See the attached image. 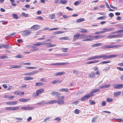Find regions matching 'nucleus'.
I'll list each match as a JSON object with an SVG mask.
<instances>
[{"mask_svg": "<svg viewBox=\"0 0 123 123\" xmlns=\"http://www.w3.org/2000/svg\"><path fill=\"white\" fill-rule=\"evenodd\" d=\"M123 37V34H119L117 35H113L111 33V34H109L106 37L107 38L111 39L118 37Z\"/></svg>", "mask_w": 123, "mask_h": 123, "instance_id": "1", "label": "nucleus"}, {"mask_svg": "<svg viewBox=\"0 0 123 123\" xmlns=\"http://www.w3.org/2000/svg\"><path fill=\"white\" fill-rule=\"evenodd\" d=\"M82 37V39H85L82 40L83 41H91L93 40L92 36L90 35H82L81 36Z\"/></svg>", "mask_w": 123, "mask_h": 123, "instance_id": "2", "label": "nucleus"}, {"mask_svg": "<svg viewBox=\"0 0 123 123\" xmlns=\"http://www.w3.org/2000/svg\"><path fill=\"white\" fill-rule=\"evenodd\" d=\"M31 33V30H26L22 32V36L26 37L30 35Z\"/></svg>", "mask_w": 123, "mask_h": 123, "instance_id": "3", "label": "nucleus"}, {"mask_svg": "<svg viewBox=\"0 0 123 123\" xmlns=\"http://www.w3.org/2000/svg\"><path fill=\"white\" fill-rule=\"evenodd\" d=\"M118 56L119 55H113L109 56L106 55H103V59L105 60L111 58L115 57Z\"/></svg>", "mask_w": 123, "mask_h": 123, "instance_id": "4", "label": "nucleus"}, {"mask_svg": "<svg viewBox=\"0 0 123 123\" xmlns=\"http://www.w3.org/2000/svg\"><path fill=\"white\" fill-rule=\"evenodd\" d=\"M91 95V94L90 93L86 95L81 98V100L82 101H84L86 100L89 98L92 97Z\"/></svg>", "mask_w": 123, "mask_h": 123, "instance_id": "5", "label": "nucleus"}, {"mask_svg": "<svg viewBox=\"0 0 123 123\" xmlns=\"http://www.w3.org/2000/svg\"><path fill=\"white\" fill-rule=\"evenodd\" d=\"M113 86H115L114 88L115 89H119L123 88V85L121 84H118L117 85L115 84Z\"/></svg>", "mask_w": 123, "mask_h": 123, "instance_id": "6", "label": "nucleus"}, {"mask_svg": "<svg viewBox=\"0 0 123 123\" xmlns=\"http://www.w3.org/2000/svg\"><path fill=\"white\" fill-rule=\"evenodd\" d=\"M44 91V90L43 89H39L37 90L36 91V96H38L39 94L42 93Z\"/></svg>", "mask_w": 123, "mask_h": 123, "instance_id": "7", "label": "nucleus"}, {"mask_svg": "<svg viewBox=\"0 0 123 123\" xmlns=\"http://www.w3.org/2000/svg\"><path fill=\"white\" fill-rule=\"evenodd\" d=\"M80 34H76L74 35L73 36V41H75L80 36Z\"/></svg>", "mask_w": 123, "mask_h": 123, "instance_id": "8", "label": "nucleus"}, {"mask_svg": "<svg viewBox=\"0 0 123 123\" xmlns=\"http://www.w3.org/2000/svg\"><path fill=\"white\" fill-rule=\"evenodd\" d=\"M21 108L24 110H31L33 109L34 108L33 107H28L27 106L22 107Z\"/></svg>", "mask_w": 123, "mask_h": 123, "instance_id": "9", "label": "nucleus"}, {"mask_svg": "<svg viewBox=\"0 0 123 123\" xmlns=\"http://www.w3.org/2000/svg\"><path fill=\"white\" fill-rule=\"evenodd\" d=\"M91 57V60H94L98 58H103V55H98V56H92Z\"/></svg>", "mask_w": 123, "mask_h": 123, "instance_id": "10", "label": "nucleus"}, {"mask_svg": "<svg viewBox=\"0 0 123 123\" xmlns=\"http://www.w3.org/2000/svg\"><path fill=\"white\" fill-rule=\"evenodd\" d=\"M40 26L38 25H34L31 28V29L33 31L37 30L39 28Z\"/></svg>", "mask_w": 123, "mask_h": 123, "instance_id": "11", "label": "nucleus"}, {"mask_svg": "<svg viewBox=\"0 0 123 123\" xmlns=\"http://www.w3.org/2000/svg\"><path fill=\"white\" fill-rule=\"evenodd\" d=\"M2 44V48L6 49H9L11 48V47L9 45H8L7 44Z\"/></svg>", "mask_w": 123, "mask_h": 123, "instance_id": "12", "label": "nucleus"}, {"mask_svg": "<svg viewBox=\"0 0 123 123\" xmlns=\"http://www.w3.org/2000/svg\"><path fill=\"white\" fill-rule=\"evenodd\" d=\"M18 103L16 101H11L10 102H7L6 104L7 105H16Z\"/></svg>", "mask_w": 123, "mask_h": 123, "instance_id": "13", "label": "nucleus"}, {"mask_svg": "<svg viewBox=\"0 0 123 123\" xmlns=\"http://www.w3.org/2000/svg\"><path fill=\"white\" fill-rule=\"evenodd\" d=\"M105 37V35H95L92 36L93 38H97L96 39H100L103 38Z\"/></svg>", "mask_w": 123, "mask_h": 123, "instance_id": "14", "label": "nucleus"}, {"mask_svg": "<svg viewBox=\"0 0 123 123\" xmlns=\"http://www.w3.org/2000/svg\"><path fill=\"white\" fill-rule=\"evenodd\" d=\"M67 63H52L50 64L52 65H64L66 64Z\"/></svg>", "mask_w": 123, "mask_h": 123, "instance_id": "15", "label": "nucleus"}, {"mask_svg": "<svg viewBox=\"0 0 123 123\" xmlns=\"http://www.w3.org/2000/svg\"><path fill=\"white\" fill-rule=\"evenodd\" d=\"M36 73V72L33 71L29 73H26L24 74V75L26 76L32 75Z\"/></svg>", "mask_w": 123, "mask_h": 123, "instance_id": "16", "label": "nucleus"}, {"mask_svg": "<svg viewBox=\"0 0 123 123\" xmlns=\"http://www.w3.org/2000/svg\"><path fill=\"white\" fill-rule=\"evenodd\" d=\"M110 84H109L107 85H105L103 86H101L99 87L100 89H104L108 88L109 87L111 86Z\"/></svg>", "mask_w": 123, "mask_h": 123, "instance_id": "17", "label": "nucleus"}, {"mask_svg": "<svg viewBox=\"0 0 123 123\" xmlns=\"http://www.w3.org/2000/svg\"><path fill=\"white\" fill-rule=\"evenodd\" d=\"M114 29L113 28H104L103 29V31L104 33H105V32L111 31L113 30Z\"/></svg>", "mask_w": 123, "mask_h": 123, "instance_id": "18", "label": "nucleus"}, {"mask_svg": "<svg viewBox=\"0 0 123 123\" xmlns=\"http://www.w3.org/2000/svg\"><path fill=\"white\" fill-rule=\"evenodd\" d=\"M57 103V100H53L46 103L47 104Z\"/></svg>", "mask_w": 123, "mask_h": 123, "instance_id": "19", "label": "nucleus"}, {"mask_svg": "<svg viewBox=\"0 0 123 123\" xmlns=\"http://www.w3.org/2000/svg\"><path fill=\"white\" fill-rule=\"evenodd\" d=\"M30 100V98H21L19 99L18 100L19 101L22 102H25L28 101H29Z\"/></svg>", "mask_w": 123, "mask_h": 123, "instance_id": "20", "label": "nucleus"}, {"mask_svg": "<svg viewBox=\"0 0 123 123\" xmlns=\"http://www.w3.org/2000/svg\"><path fill=\"white\" fill-rule=\"evenodd\" d=\"M79 31L82 33H86L89 32L88 31H87L86 29L82 28L79 29Z\"/></svg>", "mask_w": 123, "mask_h": 123, "instance_id": "21", "label": "nucleus"}, {"mask_svg": "<svg viewBox=\"0 0 123 123\" xmlns=\"http://www.w3.org/2000/svg\"><path fill=\"white\" fill-rule=\"evenodd\" d=\"M100 90L99 89H95L93 90V91L89 93L91 94V96H92L94 95L93 93L98 91Z\"/></svg>", "mask_w": 123, "mask_h": 123, "instance_id": "22", "label": "nucleus"}, {"mask_svg": "<svg viewBox=\"0 0 123 123\" xmlns=\"http://www.w3.org/2000/svg\"><path fill=\"white\" fill-rule=\"evenodd\" d=\"M57 103L59 105H62L65 104V102L63 100H57Z\"/></svg>", "mask_w": 123, "mask_h": 123, "instance_id": "23", "label": "nucleus"}, {"mask_svg": "<svg viewBox=\"0 0 123 123\" xmlns=\"http://www.w3.org/2000/svg\"><path fill=\"white\" fill-rule=\"evenodd\" d=\"M88 75L90 78H93L95 76V74L94 72H92L91 73L89 74Z\"/></svg>", "mask_w": 123, "mask_h": 123, "instance_id": "24", "label": "nucleus"}, {"mask_svg": "<svg viewBox=\"0 0 123 123\" xmlns=\"http://www.w3.org/2000/svg\"><path fill=\"white\" fill-rule=\"evenodd\" d=\"M51 94L53 96H55L56 97L59 95H60L61 93L58 92L53 91L51 93Z\"/></svg>", "mask_w": 123, "mask_h": 123, "instance_id": "25", "label": "nucleus"}, {"mask_svg": "<svg viewBox=\"0 0 123 123\" xmlns=\"http://www.w3.org/2000/svg\"><path fill=\"white\" fill-rule=\"evenodd\" d=\"M8 58L6 54H4L0 55V59H6Z\"/></svg>", "mask_w": 123, "mask_h": 123, "instance_id": "26", "label": "nucleus"}, {"mask_svg": "<svg viewBox=\"0 0 123 123\" xmlns=\"http://www.w3.org/2000/svg\"><path fill=\"white\" fill-rule=\"evenodd\" d=\"M62 82V80L60 81L59 80H55L52 82V83L53 84H55L58 83H61Z\"/></svg>", "mask_w": 123, "mask_h": 123, "instance_id": "27", "label": "nucleus"}, {"mask_svg": "<svg viewBox=\"0 0 123 123\" xmlns=\"http://www.w3.org/2000/svg\"><path fill=\"white\" fill-rule=\"evenodd\" d=\"M59 90L61 92H68L69 91V90L67 88H62L59 89Z\"/></svg>", "mask_w": 123, "mask_h": 123, "instance_id": "28", "label": "nucleus"}, {"mask_svg": "<svg viewBox=\"0 0 123 123\" xmlns=\"http://www.w3.org/2000/svg\"><path fill=\"white\" fill-rule=\"evenodd\" d=\"M65 73L63 72H59L56 73L55 75L56 76H61L65 74Z\"/></svg>", "mask_w": 123, "mask_h": 123, "instance_id": "29", "label": "nucleus"}, {"mask_svg": "<svg viewBox=\"0 0 123 123\" xmlns=\"http://www.w3.org/2000/svg\"><path fill=\"white\" fill-rule=\"evenodd\" d=\"M21 66H16V65H11L10 66V68H20Z\"/></svg>", "mask_w": 123, "mask_h": 123, "instance_id": "30", "label": "nucleus"}, {"mask_svg": "<svg viewBox=\"0 0 123 123\" xmlns=\"http://www.w3.org/2000/svg\"><path fill=\"white\" fill-rule=\"evenodd\" d=\"M64 97L63 95L62 96H58L57 97V98L58 100H63L64 99Z\"/></svg>", "mask_w": 123, "mask_h": 123, "instance_id": "31", "label": "nucleus"}, {"mask_svg": "<svg viewBox=\"0 0 123 123\" xmlns=\"http://www.w3.org/2000/svg\"><path fill=\"white\" fill-rule=\"evenodd\" d=\"M121 93V92L120 91H118L116 92H114L113 94L114 95V96L116 97L118 96Z\"/></svg>", "mask_w": 123, "mask_h": 123, "instance_id": "32", "label": "nucleus"}, {"mask_svg": "<svg viewBox=\"0 0 123 123\" xmlns=\"http://www.w3.org/2000/svg\"><path fill=\"white\" fill-rule=\"evenodd\" d=\"M49 17L51 19L55 18V14L54 13L49 15Z\"/></svg>", "mask_w": 123, "mask_h": 123, "instance_id": "33", "label": "nucleus"}, {"mask_svg": "<svg viewBox=\"0 0 123 123\" xmlns=\"http://www.w3.org/2000/svg\"><path fill=\"white\" fill-rule=\"evenodd\" d=\"M102 48L103 49L111 48V45H104L102 47Z\"/></svg>", "mask_w": 123, "mask_h": 123, "instance_id": "34", "label": "nucleus"}, {"mask_svg": "<svg viewBox=\"0 0 123 123\" xmlns=\"http://www.w3.org/2000/svg\"><path fill=\"white\" fill-rule=\"evenodd\" d=\"M33 78L31 77H25L24 78V80H33Z\"/></svg>", "mask_w": 123, "mask_h": 123, "instance_id": "35", "label": "nucleus"}, {"mask_svg": "<svg viewBox=\"0 0 123 123\" xmlns=\"http://www.w3.org/2000/svg\"><path fill=\"white\" fill-rule=\"evenodd\" d=\"M102 44V43H98L96 44H93L92 45V47H97L101 45V44Z\"/></svg>", "mask_w": 123, "mask_h": 123, "instance_id": "36", "label": "nucleus"}, {"mask_svg": "<svg viewBox=\"0 0 123 123\" xmlns=\"http://www.w3.org/2000/svg\"><path fill=\"white\" fill-rule=\"evenodd\" d=\"M85 20L83 18H81L80 19H79L76 20V21L77 23H80L81 22H83Z\"/></svg>", "mask_w": 123, "mask_h": 123, "instance_id": "37", "label": "nucleus"}, {"mask_svg": "<svg viewBox=\"0 0 123 123\" xmlns=\"http://www.w3.org/2000/svg\"><path fill=\"white\" fill-rule=\"evenodd\" d=\"M60 2L62 4L64 5L67 2V0H61L60 1Z\"/></svg>", "mask_w": 123, "mask_h": 123, "instance_id": "38", "label": "nucleus"}, {"mask_svg": "<svg viewBox=\"0 0 123 123\" xmlns=\"http://www.w3.org/2000/svg\"><path fill=\"white\" fill-rule=\"evenodd\" d=\"M60 39L62 40H68L70 39V37H61Z\"/></svg>", "mask_w": 123, "mask_h": 123, "instance_id": "39", "label": "nucleus"}, {"mask_svg": "<svg viewBox=\"0 0 123 123\" xmlns=\"http://www.w3.org/2000/svg\"><path fill=\"white\" fill-rule=\"evenodd\" d=\"M122 45H114L111 46V48H119L122 46Z\"/></svg>", "mask_w": 123, "mask_h": 123, "instance_id": "40", "label": "nucleus"}, {"mask_svg": "<svg viewBox=\"0 0 123 123\" xmlns=\"http://www.w3.org/2000/svg\"><path fill=\"white\" fill-rule=\"evenodd\" d=\"M12 16L15 19H18L19 18V17L18 15L16 14H12Z\"/></svg>", "mask_w": 123, "mask_h": 123, "instance_id": "41", "label": "nucleus"}, {"mask_svg": "<svg viewBox=\"0 0 123 123\" xmlns=\"http://www.w3.org/2000/svg\"><path fill=\"white\" fill-rule=\"evenodd\" d=\"M16 120H17V122H21V121L22 120V119L21 118H17L16 117L15 118Z\"/></svg>", "mask_w": 123, "mask_h": 123, "instance_id": "42", "label": "nucleus"}, {"mask_svg": "<svg viewBox=\"0 0 123 123\" xmlns=\"http://www.w3.org/2000/svg\"><path fill=\"white\" fill-rule=\"evenodd\" d=\"M81 2V1L79 0L75 1L74 3V5L75 6H76L78 5H79Z\"/></svg>", "mask_w": 123, "mask_h": 123, "instance_id": "43", "label": "nucleus"}, {"mask_svg": "<svg viewBox=\"0 0 123 123\" xmlns=\"http://www.w3.org/2000/svg\"><path fill=\"white\" fill-rule=\"evenodd\" d=\"M43 83L41 82L36 83L35 84V86H39L43 85Z\"/></svg>", "mask_w": 123, "mask_h": 123, "instance_id": "44", "label": "nucleus"}, {"mask_svg": "<svg viewBox=\"0 0 123 123\" xmlns=\"http://www.w3.org/2000/svg\"><path fill=\"white\" fill-rule=\"evenodd\" d=\"M89 102L90 104L91 105H94L96 104L95 102L94 101L92 100H90Z\"/></svg>", "mask_w": 123, "mask_h": 123, "instance_id": "45", "label": "nucleus"}, {"mask_svg": "<svg viewBox=\"0 0 123 123\" xmlns=\"http://www.w3.org/2000/svg\"><path fill=\"white\" fill-rule=\"evenodd\" d=\"M6 110H9L10 111H13V107H6L5 108Z\"/></svg>", "mask_w": 123, "mask_h": 123, "instance_id": "46", "label": "nucleus"}, {"mask_svg": "<svg viewBox=\"0 0 123 123\" xmlns=\"http://www.w3.org/2000/svg\"><path fill=\"white\" fill-rule=\"evenodd\" d=\"M73 72L74 74L76 75L78 74L79 73V71L78 70L75 69H74L73 70Z\"/></svg>", "mask_w": 123, "mask_h": 123, "instance_id": "47", "label": "nucleus"}, {"mask_svg": "<svg viewBox=\"0 0 123 123\" xmlns=\"http://www.w3.org/2000/svg\"><path fill=\"white\" fill-rule=\"evenodd\" d=\"M65 32L64 31H57V32H55V33L56 34H62L64 33Z\"/></svg>", "mask_w": 123, "mask_h": 123, "instance_id": "48", "label": "nucleus"}, {"mask_svg": "<svg viewBox=\"0 0 123 123\" xmlns=\"http://www.w3.org/2000/svg\"><path fill=\"white\" fill-rule=\"evenodd\" d=\"M106 101L108 103H111L113 101V100L111 98H107L106 99Z\"/></svg>", "mask_w": 123, "mask_h": 123, "instance_id": "49", "label": "nucleus"}, {"mask_svg": "<svg viewBox=\"0 0 123 123\" xmlns=\"http://www.w3.org/2000/svg\"><path fill=\"white\" fill-rule=\"evenodd\" d=\"M46 103V102H40L37 103V104L38 105H43L47 104Z\"/></svg>", "mask_w": 123, "mask_h": 123, "instance_id": "50", "label": "nucleus"}, {"mask_svg": "<svg viewBox=\"0 0 123 123\" xmlns=\"http://www.w3.org/2000/svg\"><path fill=\"white\" fill-rule=\"evenodd\" d=\"M99 61L98 60L93 61H90V64L97 63L99 62Z\"/></svg>", "mask_w": 123, "mask_h": 123, "instance_id": "51", "label": "nucleus"}, {"mask_svg": "<svg viewBox=\"0 0 123 123\" xmlns=\"http://www.w3.org/2000/svg\"><path fill=\"white\" fill-rule=\"evenodd\" d=\"M62 49L63 52H67V50L68 49V48H62Z\"/></svg>", "mask_w": 123, "mask_h": 123, "instance_id": "52", "label": "nucleus"}, {"mask_svg": "<svg viewBox=\"0 0 123 123\" xmlns=\"http://www.w3.org/2000/svg\"><path fill=\"white\" fill-rule=\"evenodd\" d=\"M15 57L17 58H21L23 57V56L20 55H18L15 56Z\"/></svg>", "mask_w": 123, "mask_h": 123, "instance_id": "53", "label": "nucleus"}, {"mask_svg": "<svg viewBox=\"0 0 123 123\" xmlns=\"http://www.w3.org/2000/svg\"><path fill=\"white\" fill-rule=\"evenodd\" d=\"M106 18L105 16H102L98 18L97 19L98 20L100 19H104Z\"/></svg>", "mask_w": 123, "mask_h": 123, "instance_id": "54", "label": "nucleus"}, {"mask_svg": "<svg viewBox=\"0 0 123 123\" xmlns=\"http://www.w3.org/2000/svg\"><path fill=\"white\" fill-rule=\"evenodd\" d=\"M111 62L110 61H104L102 62H101L99 63L100 64H106L107 63H110Z\"/></svg>", "mask_w": 123, "mask_h": 123, "instance_id": "55", "label": "nucleus"}, {"mask_svg": "<svg viewBox=\"0 0 123 123\" xmlns=\"http://www.w3.org/2000/svg\"><path fill=\"white\" fill-rule=\"evenodd\" d=\"M20 91H16L14 92V93L16 95H20L21 94V93L20 92Z\"/></svg>", "mask_w": 123, "mask_h": 123, "instance_id": "56", "label": "nucleus"}, {"mask_svg": "<svg viewBox=\"0 0 123 123\" xmlns=\"http://www.w3.org/2000/svg\"><path fill=\"white\" fill-rule=\"evenodd\" d=\"M39 50V49L37 47H36V48H32V49H31V50L32 51H37L38 50Z\"/></svg>", "mask_w": 123, "mask_h": 123, "instance_id": "57", "label": "nucleus"}, {"mask_svg": "<svg viewBox=\"0 0 123 123\" xmlns=\"http://www.w3.org/2000/svg\"><path fill=\"white\" fill-rule=\"evenodd\" d=\"M21 14L23 16H24L25 17H28V14H26L25 12H22L21 13Z\"/></svg>", "mask_w": 123, "mask_h": 123, "instance_id": "58", "label": "nucleus"}, {"mask_svg": "<svg viewBox=\"0 0 123 123\" xmlns=\"http://www.w3.org/2000/svg\"><path fill=\"white\" fill-rule=\"evenodd\" d=\"M26 68L28 69H33L36 68L33 67H26Z\"/></svg>", "mask_w": 123, "mask_h": 123, "instance_id": "59", "label": "nucleus"}, {"mask_svg": "<svg viewBox=\"0 0 123 123\" xmlns=\"http://www.w3.org/2000/svg\"><path fill=\"white\" fill-rule=\"evenodd\" d=\"M106 104V103L105 101H103L101 103V105L103 106H105Z\"/></svg>", "mask_w": 123, "mask_h": 123, "instance_id": "60", "label": "nucleus"}, {"mask_svg": "<svg viewBox=\"0 0 123 123\" xmlns=\"http://www.w3.org/2000/svg\"><path fill=\"white\" fill-rule=\"evenodd\" d=\"M50 119V117H47L46 118L44 119V122H45L46 121Z\"/></svg>", "mask_w": 123, "mask_h": 123, "instance_id": "61", "label": "nucleus"}, {"mask_svg": "<svg viewBox=\"0 0 123 123\" xmlns=\"http://www.w3.org/2000/svg\"><path fill=\"white\" fill-rule=\"evenodd\" d=\"M80 113V111L78 109H76L75 110V113L78 114H79Z\"/></svg>", "mask_w": 123, "mask_h": 123, "instance_id": "62", "label": "nucleus"}, {"mask_svg": "<svg viewBox=\"0 0 123 123\" xmlns=\"http://www.w3.org/2000/svg\"><path fill=\"white\" fill-rule=\"evenodd\" d=\"M35 45L37 46H39L41 45L40 42H36L35 44H34Z\"/></svg>", "mask_w": 123, "mask_h": 123, "instance_id": "63", "label": "nucleus"}, {"mask_svg": "<svg viewBox=\"0 0 123 123\" xmlns=\"http://www.w3.org/2000/svg\"><path fill=\"white\" fill-rule=\"evenodd\" d=\"M117 69L121 71H123V68H121V67H117Z\"/></svg>", "mask_w": 123, "mask_h": 123, "instance_id": "64", "label": "nucleus"}]
</instances>
